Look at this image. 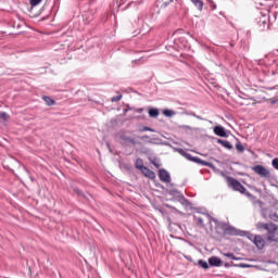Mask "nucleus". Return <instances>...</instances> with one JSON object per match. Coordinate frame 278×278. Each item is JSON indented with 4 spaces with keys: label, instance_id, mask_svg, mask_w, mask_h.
<instances>
[{
    "label": "nucleus",
    "instance_id": "f257e3e1",
    "mask_svg": "<svg viewBox=\"0 0 278 278\" xmlns=\"http://www.w3.org/2000/svg\"><path fill=\"white\" fill-rule=\"evenodd\" d=\"M175 151L179 153V155H182V157H186V160H189V162H194L195 164H201V166H212V163L207 161L201 160L199 156H192V154L186 152V150L181 148H176Z\"/></svg>",
    "mask_w": 278,
    "mask_h": 278
},
{
    "label": "nucleus",
    "instance_id": "f03ea898",
    "mask_svg": "<svg viewBox=\"0 0 278 278\" xmlns=\"http://www.w3.org/2000/svg\"><path fill=\"white\" fill-rule=\"evenodd\" d=\"M135 168H137L138 170H141V173H143L146 177H149L150 179H153V177H155V173L149 169V167L144 166L142 159L136 160Z\"/></svg>",
    "mask_w": 278,
    "mask_h": 278
},
{
    "label": "nucleus",
    "instance_id": "7ed1b4c3",
    "mask_svg": "<svg viewBox=\"0 0 278 278\" xmlns=\"http://www.w3.org/2000/svg\"><path fill=\"white\" fill-rule=\"evenodd\" d=\"M266 231H267L268 242H278V226H277V224L269 223V226Z\"/></svg>",
    "mask_w": 278,
    "mask_h": 278
},
{
    "label": "nucleus",
    "instance_id": "20e7f679",
    "mask_svg": "<svg viewBox=\"0 0 278 278\" xmlns=\"http://www.w3.org/2000/svg\"><path fill=\"white\" fill-rule=\"evenodd\" d=\"M229 188L232 190H236L237 192L244 193L247 192V188L242 186V184L238 180H236L233 177H228L227 179Z\"/></svg>",
    "mask_w": 278,
    "mask_h": 278
},
{
    "label": "nucleus",
    "instance_id": "39448f33",
    "mask_svg": "<svg viewBox=\"0 0 278 278\" xmlns=\"http://www.w3.org/2000/svg\"><path fill=\"white\" fill-rule=\"evenodd\" d=\"M119 139L122 140L123 147H127L128 144L136 147L137 144H140L135 138L127 136L125 131H119Z\"/></svg>",
    "mask_w": 278,
    "mask_h": 278
},
{
    "label": "nucleus",
    "instance_id": "423d86ee",
    "mask_svg": "<svg viewBox=\"0 0 278 278\" xmlns=\"http://www.w3.org/2000/svg\"><path fill=\"white\" fill-rule=\"evenodd\" d=\"M252 170H254L256 175H258L260 177H263L264 179L270 178V170H268L263 165H256L252 167Z\"/></svg>",
    "mask_w": 278,
    "mask_h": 278
},
{
    "label": "nucleus",
    "instance_id": "0eeeda50",
    "mask_svg": "<svg viewBox=\"0 0 278 278\" xmlns=\"http://www.w3.org/2000/svg\"><path fill=\"white\" fill-rule=\"evenodd\" d=\"M222 229L226 236H242L240 230L236 229L233 226H228L227 224H222Z\"/></svg>",
    "mask_w": 278,
    "mask_h": 278
},
{
    "label": "nucleus",
    "instance_id": "6e6552de",
    "mask_svg": "<svg viewBox=\"0 0 278 278\" xmlns=\"http://www.w3.org/2000/svg\"><path fill=\"white\" fill-rule=\"evenodd\" d=\"M159 179L163 184H170V174L166 169H160Z\"/></svg>",
    "mask_w": 278,
    "mask_h": 278
},
{
    "label": "nucleus",
    "instance_id": "1a4fd4ad",
    "mask_svg": "<svg viewBox=\"0 0 278 278\" xmlns=\"http://www.w3.org/2000/svg\"><path fill=\"white\" fill-rule=\"evenodd\" d=\"M253 244H255L256 249L262 250L264 247H266V241L264 238H262V236L255 235Z\"/></svg>",
    "mask_w": 278,
    "mask_h": 278
},
{
    "label": "nucleus",
    "instance_id": "9d476101",
    "mask_svg": "<svg viewBox=\"0 0 278 278\" xmlns=\"http://www.w3.org/2000/svg\"><path fill=\"white\" fill-rule=\"evenodd\" d=\"M210 266H214L215 268H218L223 265V261L218 256H211L208 258Z\"/></svg>",
    "mask_w": 278,
    "mask_h": 278
},
{
    "label": "nucleus",
    "instance_id": "9b49d317",
    "mask_svg": "<svg viewBox=\"0 0 278 278\" xmlns=\"http://www.w3.org/2000/svg\"><path fill=\"white\" fill-rule=\"evenodd\" d=\"M214 134L216 136H219V138H227V131L225 130V127H223V126H215Z\"/></svg>",
    "mask_w": 278,
    "mask_h": 278
},
{
    "label": "nucleus",
    "instance_id": "f8f14e48",
    "mask_svg": "<svg viewBox=\"0 0 278 278\" xmlns=\"http://www.w3.org/2000/svg\"><path fill=\"white\" fill-rule=\"evenodd\" d=\"M193 223L195 225H198V227H205V223L203 220V217L199 216V215H194L193 216Z\"/></svg>",
    "mask_w": 278,
    "mask_h": 278
},
{
    "label": "nucleus",
    "instance_id": "ddd939ff",
    "mask_svg": "<svg viewBox=\"0 0 278 278\" xmlns=\"http://www.w3.org/2000/svg\"><path fill=\"white\" fill-rule=\"evenodd\" d=\"M148 114L150 118H157L160 116V110L155 108L149 109Z\"/></svg>",
    "mask_w": 278,
    "mask_h": 278
},
{
    "label": "nucleus",
    "instance_id": "4468645a",
    "mask_svg": "<svg viewBox=\"0 0 278 278\" xmlns=\"http://www.w3.org/2000/svg\"><path fill=\"white\" fill-rule=\"evenodd\" d=\"M217 142H218L219 144L224 146L225 149H228L229 151H231V149H233V146H232L231 142H229L228 140L218 139Z\"/></svg>",
    "mask_w": 278,
    "mask_h": 278
},
{
    "label": "nucleus",
    "instance_id": "2eb2a0df",
    "mask_svg": "<svg viewBox=\"0 0 278 278\" xmlns=\"http://www.w3.org/2000/svg\"><path fill=\"white\" fill-rule=\"evenodd\" d=\"M200 12L203 11V1L202 0H190Z\"/></svg>",
    "mask_w": 278,
    "mask_h": 278
},
{
    "label": "nucleus",
    "instance_id": "dca6fc26",
    "mask_svg": "<svg viewBox=\"0 0 278 278\" xmlns=\"http://www.w3.org/2000/svg\"><path fill=\"white\" fill-rule=\"evenodd\" d=\"M163 114H164L167 118H173V116H175L177 113H176L174 110L166 109V110H163Z\"/></svg>",
    "mask_w": 278,
    "mask_h": 278
},
{
    "label": "nucleus",
    "instance_id": "f3484780",
    "mask_svg": "<svg viewBox=\"0 0 278 278\" xmlns=\"http://www.w3.org/2000/svg\"><path fill=\"white\" fill-rule=\"evenodd\" d=\"M42 100L47 105H55V100H53L51 97L43 96Z\"/></svg>",
    "mask_w": 278,
    "mask_h": 278
},
{
    "label": "nucleus",
    "instance_id": "a211bd4d",
    "mask_svg": "<svg viewBox=\"0 0 278 278\" xmlns=\"http://www.w3.org/2000/svg\"><path fill=\"white\" fill-rule=\"evenodd\" d=\"M268 227H270V223L266 224V223L260 222V223L256 224L257 229H264L265 231L268 230Z\"/></svg>",
    "mask_w": 278,
    "mask_h": 278
},
{
    "label": "nucleus",
    "instance_id": "6ab92c4d",
    "mask_svg": "<svg viewBox=\"0 0 278 278\" xmlns=\"http://www.w3.org/2000/svg\"><path fill=\"white\" fill-rule=\"evenodd\" d=\"M224 257H228V260H233L235 262L240 261V257L233 255V253L229 252V253H223Z\"/></svg>",
    "mask_w": 278,
    "mask_h": 278
},
{
    "label": "nucleus",
    "instance_id": "aec40b11",
    "mask_svg": "<svg viewBox=\"0 0 278 278\" xmlns=\"http://www.w3.org/2000/svg\"><path fill=\"white\" fill-rule=\"evenodd\" d=\"M198 264L201 268H204V270H207V268H210V263L203 260H199Z\"/></svg>",
    "mask_w": 278,
    "mask_h": 278
},
{
    "label": "nucleus",
    "instance_id": "412c9836",
    "mask_svg": "<svg viewBox=\"0 0 278 278\" xmlns=\"http://www.w3.org/2000/svg\"><path fill=\"white\" fill-rule=\"evenodd\" d=\"M161 4V8H168V5H170V3H173V1L175 0H159Z\"/></svg>",
    "mask_w": 278,
    "mask_h": 278
},
{
    "label": "nucleus",
    "instance_id": "4be33fe9",
    "mask_svg": "<svg viewBox=\"0 0 278 278\" xmlns=\"http://www.w3.org/2000/svg\"><path fill=\"white\" fill-rule=\"evenodd\" d=\"M29 3L31 8H36V5H40V3H42V0H29Z\"/></svg>",
    "mask_w": 278,
    "mask_h": 278
},
{
    "label": "nucleus",
    "instance_id": "5701e85b",
    "mask_svg": "<svg viewBox=\"0 0 278 278\" xmlns=\"http://www.w3.org/2000/svg\"><path fill=\"white\" fill-rule=\"evenodd\" d=\"M236 149L239 151V153H244V146L242 143H237Z\"/></svg>",
    "mask_w": 278,
    "mask_h": 278
},
{
    "label": "nucleus",
    "instance_id": "b1692460",
    "mask_svg": "<svg viewBox=\"0 0 278 278\" xmlns=\"http://www.w3.org/2000/svg\"><path fill=\"white\" fill-rule=\"evenodd\" d=\"M121 99H123V94H118V96L111 98V101H112V103H116V102L121 101Z\"/></svg>",
    "mask_w": 278,
    "mask_h": 278
},
{
    "label": "nucleus",
    "instance_id": "393cba45",
    "mask_svg": "<svg viewBox=\"0 0 278 278\" xmlns=\"http://www.w3.org/2000/svg\"><path fill=\"white\" fill-rule=\"evenodd\" d=\"M8 118H10V116L8 115V113H5V112H0V119H1V121H8Z\"/></svg>",
    "mask_w": 278,
    "mask_h": 278
},
{
    "label": "nucleus",
    "instance_id": "a878e982",
    "mask_svg": "<svg viewBox=\"0 0 278 278\" xmlns=\"http://www.w3.org/2000/svg\"><path fill=\"white\" fill-rule=\"evenodd\" d=\"M242 194H245V197H248V199H251L252 201H255V197L253 194H251V192H249L247 189Z\"/></svg>",
    "mask_w": 278,
    "mask_h": 278
},
{
    "label": "nucleus",
    "instance_id": "bb28decb",
    "mask_svg": "<svg viewBox=\"0 0 278 278\" xmlns=\"http://www.w3.org/2000/svg\"><path fill=\"white\" fill-rule=\"evenodd\" d=\"M141 131H151V132H155V129L151 128V127H148V126H143L141 128Z\"/></svg>",
    "mask_w": 278,
    "mask_h": 278
},
{
    "label": "nucleus",
    "instance_id": "cd10ccee",
    "mask_svg": "<svg viewBox=\"0 0 278 278\" xmlns=\"http://www.w3.org/2000/svg\"><path fill=\"white\" fill-rule=\"evenodd\" d=\"M271 165L276 168V170H278V157L271 161Z\"/></svg>",
    "mask_w": 278,
    "mask_h": 278
},
{
    "label": "nucleus",
    "instance_id": "c85d7f7f",
    "mask_svg": "<svg viewBox=\"0 0 278 278\" xmlns=\"http://www.w3.org/2000/svg\"><path fill=\"white\" fill-rule=\"evenodd\" d=\"M269 103H271V105L278 104V98H271V99H269Z\"/></svg>",
    "mask_w": 278,
    "mask_h": 278
},
{
    "label": "nucleus",
    "instance_id": "c756f323",
    "mask_svg": "<svg viewBox=\"0 0 278 278\" xmlns=\"http://www.w3.org/2000/svg\"><path fill=\"white\" fill-rule=\"evenodd\" d=\"M208 3L211 5L212 10H216V3H214L213 0H208Z\"/></svg>",
    "mask_w": 278,
    "mask_h": 278
},
{
    "label": "nucleus",
    "instance_id": "7c9ffc66",
    "mask_svg": "<svg viewBox=\"0 0 278 278\" xmlns=\"http://www.w3.org/2000/svg\"><path fill=\"white\" fill-rule=\"evenodd\" d=\"M211 223H215V225H218V219L208 216Z\"/></svg>",
    "mask_w": 278,
    "mask_h": 278
},
{
    "label": "nucleus",
    "instance_id": "2f4dec72",
    "mask_svg": "<svg viewBox=\"0 0 278 278\" xmlns=\"http://www.w3.org/2000/svg\"><path fill=\"white\" fill-rule=\"evenodd\" d=\"M247 233H248L249 240H251L252 242H254V237H255V235H252V233H249V232H247Z\"/></svg>",
    "mask_w": 278,
    "mask_h": 278
},
{
    "label": "nucleus",
    "instance_id": "473e14b6",
    "mask_svg": "<svg viewBox=\"0 0 278 278\" xmlns=\"http://www.w3.org/2000/svg\"><path fill=\"white\" fill-rule=\"evenodd\" d=\"M233 266H239V268H249V265H247V264H239V265H233Z\"/></svg>",
    "mask_w": 278,
    "mask_h": 278
},
{
    "label": "nucleus",
    "instance_id": "72a5a7b5",
    "mask_svg": "<svg viewBox=\"0 0 278 278\" xmlns=\"http://www.w3.org/2000/svg\"><path fill=\"white\" fill-rule=\"evenodd\" d=\"M192 116H194V118H198V121H203V117H201V116H199V115H197V114H192Z\"/></svg>",
    "mask_w": 278,
    "mask_h": 278
},
{
    "label": "nucleus",
    "instance_id": "f704fd0d",
    "mask_svg": "<svg viewBox=\"0 0 278 278\" xmlns=\"http://www.w3.org/2000/svg\"><path fill=\"white\" fill-rule=\"evenodd\" d=\"M139 138H140V140H149V136H147V135L139 137Z\"/></svg>",
    "mask_w": 278,
    "mask_h": 278
},
{
    "label": "nucleus",
    "instance_id": "c9c22d12",
    "mask_svg": "<svg viewBox=\"0 0 278 278\" xmlns=\"http://www.w3.org/2000/svg\"><path fill=\"white\" fill-rule=\"evenodd\" d=\"M224 266H225V268H231V264L230 263H225Z\"/></svg>",
    "mask_w": 278,
    "mask_h": 278
},
{
    "label": "nucleus",
    "instance_id": "e433bc0d",
    "mask_svg": "<svg viewBox=\"0 0 278 278\" xmlns=\"http://www.w3.org/2000/svg\"><path fill=\"white\" fill-rule=\"evenodd\" d=\"M138 114H142V109H137Z\"/></svg>",
    "mask_w": 278,
    "mask_h": 278
},
{
    "label": "nucleus",
    "instance_id": "4c0bfd02",
    "mask_svg": "<svg viewBox=\"0 0 278 278\" xmlns=\"http://www.w3.org/2000/svg\"><path fill=\"white\" fill-rule=\"evenodd\" d=\"M274 220H277L278 219V215L277 214H274Z\"/></svg>",
    "mask_w": 278,
    "mask_h": 278
},
{
    "label": "nucleus",
    "instance_id": "58836bf2",
    "mask_svg": "<svg viewBox=\"0 0 278 278\" xmlns=\"http://www.w3.org/2000/svg\"><path fill=\"white\" fill-rule=\"evenodd\" d=\"M274 220H277L278 219V215L277 214H274Z\"/></svg>",
    "mask_w": 278,
    "mask_h": 278
},
{
    "label": "nucleus",
    "instance_id": "ea45409f",
    "mask_svg": "<svg viewBox=\"0 0 278 278\" xmlns=\"http://www.w3.org/2000/svg\"><path fill=\"white\" fill-rule=\"evenodd\" d=\"M138 62V60H135V61H132V64H136Z\"/></svg>",
    "mask_w": 278,
    "mask_h": 278
},
{
    "label": "nucleus",
    "instance_id": "a19ab883",
    "mask_svg": "<svg viewBox=\"0 0 278 278\" xmlns=\"http://www.w3.org/2000/svg\"><path fill=\"white\" fill-rule=\"evenodd\" d=\"M186 129H190V126H185Z\"/></svg>",
    "mask_w": 278,
    "mask_h": 278
},
{
    "label": "nucleus",
    "instance_id": "79ce46f5",
    "mask_svg": "<svg viewBox=\"0 0 278 278\" xmlns=\"http://www.w3.org/2000/svg\"><path fill=\"white\" fill-rule=\"evenodd\" d=\"M154 166H159L156 163H152Z\"/></svg>",
    "mask_w": 278,
    "mask_h": 278
}]
</instances>
